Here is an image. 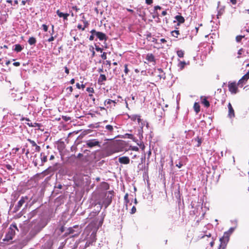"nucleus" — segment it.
<instances>
[{
	"label": "nucleus",
	"instance_id": "7ed1b4c3",
	"mask_svg": "<svg viewBox=\"0 0 249 249\" xmlns=\"http://www.w3.org/2000/svg\"><path fill=\"white\" fill-rule=\"evenodd\" d=\"M238 86L241 87V85H239L238 82L235 81H230L228 85L229 90L232 94H235L239 92Z\"/></svg>",
	"mask_w": 249,
	"mask_h": 249
},
{
	"label": "nucleus",
	"instance_id": "c85d7f7f",
	"mask_svg": "<svg viewBox=\"0 0 249 249\" xmlns=\"http://www.w3.org/2000/svg\"><path fill=\"white\" fill-rule=\"evenodd\" d=\"M53 171L52 167H49L46 170H44L42 173L44 174L45 175H49L51 172Z\"/></svg>",
	"mask_w": 249,
	"mask_h": 249
},
{
	"label": "nucleus",
	"instance_id": "f03ea898",
	"mask_svg": "<svg viewBox=\"0 0 249 249\" xmlns=\"http://www.w3.org/2000/svg\"><path fill=\"white\" fill-rule=\"evenodd\" d=\"M116 104L117 102L115 101L107 99L104 102V105L106 107H100V109L101 110H107V109H109V110L110 111L111 110L114 109Z\"/></svg>",
	"mask_w": 249,
	"mask_h": 249
},
{
	"label": "nucleus",
	"instance_id": "bf43d9fd",
	"mask_svg": "<svg viewBox=\"0 0 249 249\" xmlns=\"http://www.w3.org/2000/svg\"><path fill=\"white\" fill-rule=\"evenodd\" d=\"M65 69V72L67 74H69V73H70V71H69V69H68V68L67 67H65L64 68Z\"/></svg>",
	"mask_w": 249,
	"mask_h": 249
},
{
	"label": "nucleus",
	"instance_id": "9b49d317",
	"mask_svg": "<svg viewBox=\"0 0 249 249\" xmlns=\"http://www.w3.org/2000/svg\"><path fill=\"white\" fill-rule=\"evenodd\" d=\"M119 162L123 164H128L130 162V159L128 157L124 156L120 157L118 159Z\"/></svg>",
	"mask_w": 249,
	"mask_h": 249
},
{
	"label": "nucleus",
	"instance_id": "c756f323",
	"mask_svg": "<svg viewBox=\"0 0 249 249\" xmlns=\"http://www.w3.org/2000/svg\"><path fill=\"white\" fill-rule=\"evenodd\" d=\"M177 54L179 57L182 58V57H183V56H184V53L183 51L180 50H178L177 52Z\"/></svg>",
	"mask_w": 249,
	"mask_h": 249
},
{
	"label": "nucleus",
	"instance_id": "cd10ccee",
	"mask_svg": "<svg viewBox=\"0 0 249 249\" xmlns=\"http://www.w3.org/2000/svg\"><path fill=\"white\" fill-rule=\"evenodd\" d=\"M82 20L84 23V27L85 28H87L89 25V23L88 21L86 20V19L84 16H83Z\"/></svg>",
	"mask_w": 249,
	"mask_h": 249
},
{
	"label": "nucleus",
	"instance_id": "72a5a7b5",
	"mask_svg": "<svg viewBox=\"0 0 249 249\" xmlns=\"http://www.w3.org/2000/svg\"><path fill=\"white\" fill-rule=\"evenodd\" d=\"M158 71L160 72V73H163L162 74H160L159 75V76L160 77V79H161V78H165V73H163V70L161 69V68H160V69H158Z\"/></svg>",
	"mask_w": 249,
	"mask_h": 249
},
{
	"label": "nucleus",
	"instance_id": "09e8293b",
	"mask_svg": "<svg viewBox=\"0 0 249 249\" xmlns=\"http://www.w3.org/2000/svg\"><path fill=\"white\" fill-rule=\"evenodd\" d=\"M211 236H212V234L211 233H209V234H206V235H203L202 237V238H210L211 237Z\"/></svg>",
	"mask_w": 249,
	"mask_h": 249
},
{
	"label": "nucleus",
	"instance_id": "f257e3e1",
	"mask_svg": "<svg viewBox=\"0 0 249 249\" xmlns=\"http://www.w3.org/2000/svg\"><path fill=\"white\" fill-rule=\"evenodd\" d=\"M15 229L18 230L16 224H12L8 229V231L6 233L5 238L3 239V241H9L13 239L15 235Z\"/></svg>",
	"mask_w": 249,
	"mask_h": 249
},
{
	"label": "nucleus",
	"instance_id": "b1692460",
	"mask_svg": "<svg viewBox=\"0 0 249 249\" xmlns=\"http://www.w3.org/2000/svg\"><path fill=\"white\" fill-rule=\"evenodd\" d=\"M194 140L195 141L197 142V143L196 144V146L199 147L201 145L202 142V139L201 138H200L199 137L197 136V137L195 138Z\"/></svg>",
	"mask_w": 249,
	"mask_h": 249
},
{
	"label": "nucleus",
	"instance_id": "603ef678",
	"mask_svg": "<svg viewBox=\"0 0 249 249\" xmlns=\"http://www.w3.org/2000/svg\"><path fill=\"white\" fill-rule=\"evenodd\" d=\"M95 50H96V51L97 52H102L103 51V49L99 47V46H96L95 47Z\"/></svg>",
	"mask_w": 249,
	"mask_h": 249
},
{
	"label": "nucleus",
	"instance_id": "58836bf2",
	"mask_svg": "<svg viewBox=\"0 0 249 249\" xmlns=\"http://www.w3.org/2000/svg\"><path fill=\"white\" fill-rule=\"evenodd\" d=\"M62 118L63 120L66 122H67L71 119V118L67 116H62Z\"/></svg>",
	"mask_w": 249,
	"mask_h": 249
},
{
	"label": "nucleus",
	"instance_id": "4be33fe9",
	"mask_svg": "<svg viewBox=\"0 0 249 249\" xmlns=\"http://www.w3.org/2000/svg\"><path fill=\"white\" fill-rule=\"evenodd\" d=\"M30 45H35L36 42V40L34 37H30L28 41Z\"/></svg>",
	"mask_w": 249,
	"mask_h": 249
},
{
	"label": "nucleus",
	"instance_id": "f8f14e48",
	"mask_svg": "<svg viewBox=\"0 0 249 249\" xmlns=\"http://www.w3.org/2000/svg\"><path fill=\"white\" fill-rule=\"evenodd\" d=\"M27 141L30 143V144H31V145L33 147H35V152H38L40 151V150H41L40 147L39 145H38L34 141L30 139H28Z\"/></svg>",
	"mask_w": 249,
	"mask_h": 249
},
{
	"label": "nucleus",
	"instance_id": "6e6552de",
	"mask_svg": "<svg viewBox=\"0 0 249 249\" xmlns=\"http://www.w3.org/2000/svg\"><path fill=\"white\" fill-rule=\"evenodd\" d=\"M86 145L88 147H93L95 146H99V142L96 139L89 140L86 141Z\"/></svg>",
	"mask_w": 249,
	"mask_h": 249
},
{
	"label": "nucleus",
	"instance_id": "680f3d73",
	"mask_svg": "<svg viewBox=\"0 0 249 249\" xmlns=\"http://www.w3.org/2000/svg\"><path fill=\"white\" fill-rule=\"evenodd\" d=\"M183 164L181 162H179L178 164H176V166H177L178 168H180L182 166Z\"/></svg>",
	"mask_w": 249,
	"mask_h": 249
},
{
	"label": "nucleus",
	"instance_id": "e2e57ef3",
	"mask_svg": "<svg viewBox=\"0 0 249 249\" xmlns=\"http://www.w3.org/2000/svg\"><path fill=\"white\" fill-rule=\"evenodd\" d=\"M13 65L16 67L19 66L20 65V63L19 62H16L13 63Z\"/></svg>",
	"mask_w": 249,
	"mask_h": 249
},
{
	"label": "nucleus",
	"instance_id": "2f4dec72",
	"mask_svg": "<svg viewBox=\"0 0 249 249\" xmlns=\"http://www.w3.org/2000/svg\"><path fill=\"white\" fill-rule=\"evenodd\" d=\"M124 202L125 203V205L127 207V204L129 203V199H128V194L127 193L125 195H124Z\"/></svg>",
	"mask_w": 249,
	"mask_h": 249
},
{
	"label": "nucleus",
	"instance_id": "6ab92c4d",
	"mask_svg": "<svg viewBox=\"0 0 249 249\" xmlns=\"http://www.w3.org/2000/svg\"><path fill=\"white\" fill-rule=\"evenodd\" d=\"M27 124L30 127H33L39 128L41 126V124H40L37 123H35L34 124H33L32 123H27Z\"/></svg>",
	"mask_w": 249,
	"mask_h": 249
},
{
	"label": "nucleus",
	"instance_id": "423d86ee",
	"mask_svg": "<svg viewBox=\"0 0 249 249\" xmlns=\"http://www.w3.org/2000/svg\"><path fill=\"white\" fill-rule=\"evenodd\" d=\"M91 34H95V36L101 41L107 40V36L106 35L101 32H97L95 30L93 29L90 31Z\"/></svg>",
	"mask_w": 249,
	"mask_h": 249
},
{
	"label": "nucleus",
	"instance_id": "4c0bfd02",
	"mask_svg": "<svg viewBox=\"0 0 249 249\" xmlns=\"http://www.w3.org/2000/svg\"><path fill=\"white\" fill-rule=\"evenodd\" d=\"M4 166L8 170H12L13 168L12 166L9 164L4 165Z\"/></svg>",
	"mask_w": 249,
	"mask_h": 249
},
{
	"label": "nucleus",
	"instance_id": "7c9ffc66",
	"mask_svg": "<svg viewBox=\"0 0 249 249\" xmlns=\"http://www.w3.org/2000/svg\"><path fill=\"white\" fill-rule=\"evenodd\" d=\"M186 65V62L185 61H180L178 64V66L180 68L181 70L184 69L185 65Z\"/></svg>",
	"mask_w": 249,
	"mask_h": 249
},
{
	"label": "nucleus",
	"instance_id": "13d9d810",
	"mask_svg": "<svg viewBox=\"0 0 249 249\" xmlns=\"http://www.w3.org/2000/svg\"><path fill=\"white\" fill-rule=\"evenodd\" d=\"M161 9V7L159 5H157L154 7V10L156 11L158 10H160Z\"/></svg>",
	"mask_w": 249,
	"mask_h": 249
},
{
	"label": "nucleus",
	"instance_id": "f3484780",
	"mask_svg": "<svg viewBox=\"0 0 249 249\" xmlns=\"http://www.w3.org/2000/svg\"><path fill=\"white\" fill-rule=\"evenodd\" d=\"M201 102L205 107H210V103L207 99L206 97H201Z\"/></svg>",
	"mask_w": 249,
	"mask_h": 249
},
{
	"label": "nucleus",
	"instance_id": "412c9836",
	"mask_svg": "<svg viewBox=\"0 0 249 249\" xmlns=\"http://www.w3.org/2000/svg\"><path fill=\"white\" fill-rule=\"evenodd\" d=\"M194 109L196 113H198L200 111V106L198 103H195L194 105Z\"/></svg>",
	"mask_w": 249,
	"mask_h": 249
},
{
	"label": "nucleus",
	"instance_id": "37998d69",
	"mask_svg": "<svg viewBox=\"0 0 249 249\" xmlns=\"http://www.w3.org/2000/svg\"><path fill=\"white\" fill-rule=\"evenodd\" d=\"M52 35L49 38H48V40H47V41H48L49 42L53 41L54 40L55 37V36H53V35Z\"/></svg>",
	"mask_w": 249,
	"mask_h": 249
},
{
	"label": "nucleus",
	"instance_id": "f704fd0d",
	"mask_svg": "<svg viewBox=\"0 0 249 249\" xmlns=\"http://www.w3.org/2000/svg\"><path fill=\"white\" fill-rule=\"evenodd\" d=\"M76 88L78 89H84L85 88V84H81L80 85L79 83H77L76 84Z\"/></svg>",
	"mask_w": 249,
	"mask_h": 249
},
{
	"label": "nucleus",
	"instance_id": "69168bd1",
	"mask_svg": "<svg viewBox=\"0 0 249 249\" xmlns=\"http://www.w3.org/2000/svg\"><path fill=\"white\" fill-rule=\"evenodd\" d=\"M65 231V227L64 226H62L60 228V231H61V232H63Z\"/></svg>",
	"mask_w": 249,
	"mask_h": 249
},
{
	"label": "nucleus",
	"instance_id": "4d7b16f0",
	"mask_svg": "<svg viewBox=\"0 0 249 249\" xmlns=\"http://www.w3.org/2000/svg\"><path fill=\"white\" fill-rule=\"evenodd\" d=\"M126 136H127V138L129 139H133V135L131 134H126Z\"/></svg>",
	"mask_w": 249,
	"mask_h": 249
},
{
	"label": "nucleus",
	"instance_id": "052dcab7",
	"mask_svg": "<svg viewBox=\"0 0 249 249\" xmlns=\"http://www.w3.org/2000/svg\"><path fill=\"white\" fill-rule=\"evenodd\" d=\"M234 229L233 228H230L228 231H226V232H229L230 235L232 233V232L233 231Z\"/></svg>",
	"mask_w": 249,
	"mask_h": 249
},
{
	"label": "nucleus",
	"instance_id": "864d4df0",
	"mask_svg": "<svg viewBox=\"0 0 249 249\" xmlns=\"http://www.w3.org/2000/svg\"><path fill=\"white\" fill-rule=\"evenodd\" d=\"M67 90H69V93L71 94L73 91V88L71 86H70L67 88Z\"/></svg>",
	"mask_w": 249,
	"mask_h": 249
},
{
	"label": "nucleus",
	"instance_id": "473e14b6",
	"mask_svg": "<svg viewBox=\"0 0 249 249\" xmlns=\"http://www.w3.org/2000/svg\"><path fill=\"white\" fill-rule=\"evenodd\" d=\"M95 242V240L93 239L92 241H88L85 244V247L87 248L92 245L93 242Z\"/></svg>",
	"mask_w": 249,
	"mask_h": 249
},
{
	"label": "nucleus",
	"instance_id": "8fccbe9b",
	"mask_svg": "<svg viewBox=\"0 0 249 249\" xmlns=\"http://www.w3.org/2000/svg\"><path fill=\"white\" fill-rule=\"evenodd\" d=\"M101 57L103 59L105 60L107 59V53L104 52L103 54L101 55Z\"/></svg>",
	"mask_w": 249,
	"mask_h": 249
},
{
	"label": "nucleus",
	"instance_id": "9d476101",
	"mask_svg": "<svg viewBox=\"0 0 249 249\" xmlns=\"http://www.w3.org/2000/svg\"><path fill=\"white\" fill-rule=\"evenodd\" d=\"M228 116L230 118H233L235 117L234 110L232 107L231 103H229L228 105Z\"/></svg>",
	"mask_w": 249,
	"mask_h": 249
},
{
	"label": "nucleus",
	"instance_id": "ddd939ff",
	"mask_svg": "<svg viewBox=\"0 0 249 249\" xmlns=\"http://www.w3.org/2000/svg\"><path fill=\"white\" fill-rule=\"evenodd\" d=\"M56 14L59 18H62L64 20H67L68 18L70 15L68 13L61 12L59 10L56 11Z\"/></svg>",
	"mask_w": 249,
	"mask_h": 249
},
{
	"label": "nucleus",
	"instance_id": "0eeeda50",
	"mask_svg": "<svg viewBox=\"0 0 249 249\" xmlns=\"http://www.w3.org/2000/svg\"><path fill=\"white\" fill-rule=\"evenodd\" d=\"M113 191H108V196L104 201V204L105 205V207L107 208L112 201V197L113 196Z\"/></svg>",
	"mask_w": 249,
	"mask_h": 249
},
{
	"label": "nucleus",
	"instance_id": "dca6fc26",
	"mask_svg": "<svg viewBox=\"0 0 249 249\" xmlns=\"http://www.w3.org/2000/svg\"><path fill=\"white\" fill-rule=\"evenodd\" d=\"M145 59L149 62H156L155 56L152 53H147Z\"/></svg>",
	"mask_w": 249,
	"mask_h": 249
},
{
	"label": "nucleus",
	"instance_id": "e433bc0d",
	"mask_svg": "<svg viewBox=\"0 0 249 249\" xmlns=\"http://www.w3.org/2000/svg\"><path fill=\"white\" fill-rule=\"evenodd\" d=\"M245 37V36H237L236 37V41L239 42L241 41L242 39Z\"/></svg>",
	"mask_w": 249,
	"mask_h": 249
},
{
	"label": "nucleus",
	"instance_id": "aec40b11",
	"mask_svg": "<svg viewBox=\"0 0 249 249\" xmlns=\"http://www.w3.org/2000/svg\"><path fill=\"white\" fill-rule=\"evenodd\" d=\"M107 80L106 76L105 74H101L98 79V83H101Z\"/></svg>",
	"mask_w": 249,
	"mask_h": 249
},
{
	"label": "nucleus",
	"instance_id": "6e6d98bb",
	"mask_svg": "<svg viewBox=\"0 0 249 249\" xmlns=\"http://www.w3.org/2000/svg\"><path fill=\"white\" fill-rule=\"evenodd\" d=\"M94 36H95V34H94V33L91 34V35L90 36H89V39L91 41L93 40L94 38Z\"/></svg>",
	"mask_w": 249,
	"mask_h": 249
},
{
	"label": "nucleus",
	"instance_id": "393cba45",
	"mask_svg": "<svg viewBox=\"0 0 249 249\" xmlns=\"http://www.w3.org/2000/svg\"><path fill=\"white\" fill-rule=\"evenodd\" d=\"M86 90L89 92V93H90L89 94V96L91 98L92 97H93V94L92 93H94V90L93 89V88H87V89H86Z\"/></svg>",
	"mask_w": 249,
	"mask_h": 249
},
{
	"label": "nucleus",
	"instance_id": "39448f33",
	"mask_svg": "<svg viewBox=\"0 0 249 249\" xmlns=\"http://www.w3.org/2000/svg\"><path fill=\"white\" fill-rule=\"evenodd\" d=\"M28 199V197L27 196H22L18 202L17 205L14 208V212H17L19 210L23 204L25 203L26 201Z\"/></svg>",
	"mask_w": 249,
	"mask_h": 249
},
{
	"label": "nucleus",
	"instance_id": "a18cd8bd",
	"mask_svg": "<svg viewBox=\"0 0 249 249\" xmlns=\"http://www.w3.org/2000/svg\"><path fill=\"white\" fill-rule=\"evenodd\" d=\"M42 27L43 28V30L45 31V32H47L48 31V27L47 25H46V24H43L42 25Z\"/></svg>",
	"mask_w": 249,
	"mask_h": 249
},
{
	"label": "nucleus",
	"instance_id": "a878e982",
	"mask_svg": "<svg viewBox=\"0 0 249 249\" xmlns=\"http://www.w3.org/2000/svg\"><path fill=\"white\" fill-rule=\"evenodd\" d=\"M105 128L110 133H111L113 131V130H114L113 126L111 125H110V124L107 125L105 127Z\"/></svg>",
	"mask_w": 249,
	"mask_h": 249
},
{
	"label": "nucleus",
	"instance_id": "4468645a",
	"mask_svg": "<svg viewBox=\"0 0 249 249\" xmlns=\"http://www.w3.org/2000/svg\"><path fill=\"white\" fill-rule=\"evenodd\" d=\"M49 151L47 152V154H45V153H43V152H41L40 153V159H41V165H43L44 164V163L47 162V156H48V155L49 154Z\"/></svg>",
	"mask_w": 249,
	"mask_h": 249
},
{
	"label": "nucleus",
	"instance_id": "338daca9",
	"mask_svg": "<svg viewBox=\"0 0 249 249\" xmlns=\"http://www.w3.org/2000/svg\"><path fill=\"white\" fill-rule=\"evenodd\" d=\"M98 72H99V73L103 72H104V69H103V67H102V68H99V69L98 70Z\"/></svg>",
	"mask_w": 249,
	"mask_h": 249
},
{
	"label": "nucleus",
	"instance_id": "bb28decb",
	"mask_svg": "<svg viewBox=\"0 0 249 249\" xmlns=\"http://www.w3.org/2000/svg\"><path fill=\"white\" fill-rule=\"evenodd\" d=\"M74 232V230L73 229V228L70 227L68 229L67 231L65 232V235L67 236L70 234L73 233Z\"/></svg>",
	"mask_w": 249,
	"mask_h": 249
},
{
	"label": "nucleus",
	"instance_id": "20e7f679",
	"mask_svg": "<svg viewBox=\"0 0 249 249\" xmlns=\"http://www.w3.org/2000/svg\"><path fill=\"white\" fill-rule=\"evenodd\" d=\"M230 233L229 232H225L224 233L223 236L220 238V246H225L226 247L227 243L228 242L230 238Z\"/></svg>",
	"mask_w": 249,
	"mask_h": 249
},
{
	"label": "nucleus",
	"instance_id": "774afa93",
	"mask_svg": "<svg viewBox=\"0 0 249 249\" xmlns=\"http://www.w3.org/2000/svg\"><path fill=\"white\" fill-rule=\"evenodd\" d=\"M230 1L232 4L234 5L236 4L237 3V0H230Z\"/></svg>",
	"mask_w": 249,
	"mask_h": 249
},
{
	"label": "nucleus",
	"instance_id": "c03bdc74",
	"mask_svg": "<svg viewBox=\"0 0 249 249\" xmlns=\"http://www.w3.org/2000/svg\"><path fill=\"white\" fill-rule=\"evenodd\" d=\"M77 28L79 29V30H81L82 31H84L85 30V28L83 26H82L81 24H79L78 25H77Z\"/></svg>",
	"mask_w": 249,
	"mask_h": 249
},
{
	"label": "nucleus",
	"instance_id": "1a4fd4ad",
	"mask_svg": "<svg viewBox=\"0 0 249 249\" xmlns=\"http://www.w3.org/2000/svg\"><path fill=\"white\" fill-rule=\"evenodd\" d=\"M249 79V71L243 75L242 78L239 79L238 81V84L241 85V87L243 86V85L246 83L247 81Z\"/></svg>",
	"mask_w": 249,
	"mask_h": 249
},
{
	"label": "nucleus",
	"instance_id": "5fc2aeb1",
	"mask_svg": "<svg viewBox=\"0 0 249 249\" xmlns=\"http://www.w3.org/2000/svg\"><path fill=\"white\" fill-rule=\"evenodd\" d=\"M210 244L211 246L212 247H213L214 244V240H213V238H211Z\"/></svg>",
	"mask_w": 249,
	"mask_h": 249
},
{
	"label": "nucleus",
	"instance_id": "49530a36",
	"mask_svg": "<svg viewBox=\"0 0 249 249\" xmlns=\"http://www.w3.org/2000/svg\"><path fill=\"white\" fill-rule=\"evenodd\" d=\"M145 0V3L147 5H151L153 3V0Z\"/></svg>",
	"mask_w": 249,
	"mask_h": 249
},
{
	"label": "nucleus",
	"instance_id": "a211bd4d",
	"mask_svg": "<svg viewBox=\"0 0 249 249\" xmlns=\"http://www.w3.org/2000/svg\"><path fill=\"white\" fill-rule=\"evenodd\" d=\"M176 30H175L171 32V34L172 36H173L175 37H178V36L179 35V31L178 30V28L177 26L176 27Z\"/></svg>",
	"mask_w": 249,
	"mask_h": 249
},
{
	"label": "nucleus",
	"instance_id": "c9c22d12",
	"mask_svg": "<svg viewBox=\"0 0 249 249\" xmlns=\"http://www.w3.org/2000/svg\"><path fill=\"white\" fill-rule=\"evenodd\" d=\"M32 1L33 0H23L21 1V4L24 5L26 3H27L28 5H30Z\"/></svg>",
	"mask_w": 249,
	"mask_h": 249
},
{
	"label": "nucleus",
	"instance_id": "a19ab883",
	"mask_svg": "<svg viewBox=\"0 0 249 249\" xmlns=\"http://www.w3.org/2000/svg\"><path fill=\"white\" fill-rule=\"evenodd\" d=\"M124 72L125 73V74H128V72L129 71V70H128V67H128V65L125 64L124 65Z\"/></svg>",
	"mask_w": 249,
	"mask_h": 249
},
{
	"label": "nucleus",
	"instance_id": "0e129e2a",
	"mask_svg": "<svg viewBox=\"0 0 249 249\" xmlns=\"http://www.w3.org/2000/svg\"><path fill=\"white\" fill-rule=\"evenodd\" d=\"M72 9L75 10L76 12L79 10V8H78L76 6H72Z\"/></svg>",
	"mask_w": 249,
	"mask_h": 249
},
{
	"label": "nucleus",
	"instance_id": "de8ad7c7",
	"mask_svg": "<svg viewBox=\"0 0 249 249\" xmlns=\"http://www.w3.org/2000/svg\"><path fill=\"white\" fill-rule=\"evenodd\" d=\"M243 52V49L242 48L240 49L238 51V56H237L238 58H240V55L242 54Z\"/></svg>",
	"mask_w": 249,
	"mask_h": 249
},
{
	"label": "nucleus",
	"instance_id": "79ce46f5",
	"mask_svg": "<svg viewBox=\"0 0 249 249\" xmlns=\"http://www.w3.org/2000/svg\"><path fill=\"white\" fill-rule=\"evenodd\" d=\"M130 149L132 150L133 151H139V148L137 146H131L130 147Z\"/></svg>",
	"mask_w": 249,
	"mask_h": 249
},
{
	"label": "nucleus",
	"instance_id": "2eb2a0df",
	"mask_svg": "<svg viewBox=\"0 0 249 249\" xmlns=\"http://www.w3.org/2000/svg\"><path fill=\"white\" fill-rule=\"evenodd\" d=\"M175 18L178 21L177 25H180V24L183 23L185 22V18L181 15H177Z\"/></svg>",
	"mask_w": 249,
	"mask_h": 249
},
{
	"label": "nucleus",
	"instance_id": "3c124183",
	"mask_svg": "<svg viewBox=\"0 0 249 249\" xmlns=\"http://www.w3.org/2000/svg\"><path fill=\"white\" fill-rule=\"evenodd\" d=\"M136 212V208L135 206H133L131 210V213L133 214L135 213Z\"/></svg>",
	"mask_w": 249,
	"mask_h": 249
},
{
	"label": "nucleus",
	"instance_id": "5701e85b",
	"mask_svg": "<svg viewBox=\"0 0 249 249\" xmlns=\"http://www.w3.org/2000/svg\"><path fill=\"white\" fill-rule=\"evenodd\" d=\"M15 49L14 50L17 52H21L22 49H23V47L21 46V45L19 44H16L15 45Z\"/></svg>",
	"mask_w": 249,
	"mask_h": 249
},
{
	"label": "nucleus",
	"instance_id": "ea45409f",
	"mask_svg": "<svg viewBox=\"0 0 249 249\" xmlns=\"http://www.w3.org/2000/svg\"><path fill=\"white\" fill-rule=\"evenodd\" d=\"M135 118H137V122L139 124H140V123L142 121V120L141 119V116L140 115H136Z\"/></svg>",
	"mask_w": 249,
	"mask_h": 249
}]
</instances>
